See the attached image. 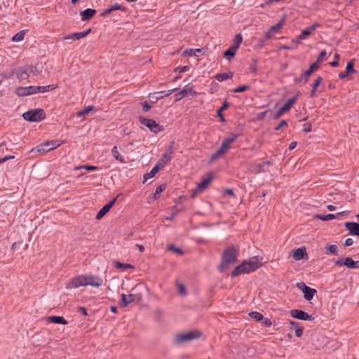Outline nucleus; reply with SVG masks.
I'll return each mask as SVG.
<instances>
[{
	"label": "nucleus",
	"mask_w": 359,
	"mask_h": 359,
	"mask_svg": "<svg viewBox=\"0 0 359 359\" xmlns=\"http://www.w3.org/2000/svg\"><path fill=\"white\" fill-rule=\"evenodd\" d=\"M230 146H231V144L229 142H227L226 140H224L220 146V148L222 150H224L226 154L227 151H229V149H230Z\"/></svg>",
	"instance_id": "47"
},
{
	"label": "nucleus",
	"mask_w": 359,
	"mask_h": 359,
	"mask_svg": "<svg viewBox=\"0 0 359 359\" xmlns=\"http://www.w3.org/2000/svg\"><path fill=\"white\" fill-rule=\"evenodd\" d=\"M299 93L296 94L294 97L290 98L274 114V118H279L285 112L289 111L293 104L296 102L299 97Z\"/></svg>",
	"instance_id": "6"
},
{
	"label": "nucleus",
	"mask_w": 359,
	"mask_h": 359,
	"mask_svg": "<svg viewBox=\"0 0 359 359\" xmlns=\"http://www.w3.org/2000/svg\"><path fill=\"white\" fill-rule=\"evenodd\" d=\"M165 166L164 164H163L159 161L156 163V165L153 168V169L156 172V173L158 172V170L161 168H163Z\"/></svg>",
	"instance_id": "61"
},
{
	"label": "nucleus",
	"mask_w": 359,
	"mask_h": 359,
	"mask_svg": "<svg viewBox=\"0 0 359 359\" xmlns=\"http://www.w3.org/2000/svg\"><path fill=\"white\" fill-rule=\"evenodd\" d=\"M48 323H53L55 324L67 325L68 322L62 316H49L47 318Z\"/></svg>",
	"instance_id": "27"
},
{
	"label": "nucleus",
	"mask_w": 359,
	"mask_h": 359,
	"mask_svg": "<svg viewBox=\"0 0 359 359\" xmlns=\"http://www.w3.org/2000/svg\"><path fill=\"white\" fill-rule=\"evenodd\" d=\"M86 285L93 287H100L102 285L103 280L101 278L97 276L86 275Z\"/></svg>",
	"instance_id": "15"
},
{
	"label": "nucleus",
	"mask_w": 359,
	"mask_h": 359,
	"mask_svg": "<svg viewBox=\"0 0 359 359\" xmlns=\"http://www.w3.org/2000/svg\"><path fill=\"white\" fill-rule=\"evenodd\" d=\"M25 120L30 122H38L46 118V114L42 109H36L27 111L22 114Z\"/></svg>",
	"instance_id": "4"
},
{
	"label": "nucleus",
	"mask_w": 359,
	"mask_h": 359,
	"mask_svg": "<svg viewBox=\"0 0 359 359\" xmlns=\"http://www.w3.org/2000/svg\"><path fill=\"white\" fill-rule=\"evenodd\" d=\"M175 90V88L169 90L167 92L165 91H161V92H156L152 95H150V97L152 99H154L156 101L162 99L164 97L169 96L170 94H172Z\"/></svg>",
	"instance_id": "24"
},
{
	"label": "nucleus",
	"mask_w": 359,
	"mask_h": 359,
	"mask_svg": "<svg viewBox=\"0 0 359 359\" xmlns=\"http://www.w3.org/2000/svg\"><path fill=\"white\" fill-rule=\"evenodd\" d=\"M343 215V212H339L337 215L334 214H327V215H321V214H317L315 215V217L317 219H319L322 221H328L331 220L335 218H339V216H341Z\"/></svg>",
	"instance_id": "23"
},
{
	"label": "nucleus",
	"mask_w": 359,
	"mask_h": 359,
	"mask_svg": "<svg viewBox=\"0 0 359 359\" xmlns=\"http://www.w3.org/2000/svg\"><path fill=\"white\" fill-rule=\"evenodd\" d=\"M81 169H85L86 170H97V167L94 166V165H79L75 168V170H81Z\"/></svg>",
	"instance_id": "46"
},
{
	"label": "nucleus",
	"mask_w": 359,
	"mask_h": 359,
	"mask_svg": "<svg viewBox=\"0 0 359 359\" xmlns=\"http://www.w3.org/2000/svg\"><path fill=\"white\" fill-rule=\"evenodd\" d=\"M114 266L116 269H121L122 271H125L126 269H133V266H132L130 264L121 263V262H118V261L114 262Z\"/></svg>",
	"instance_id": "34"
},
{
	"label": "nucleus",
	"mask_w": 359,
	"mask_h": 359,
	"mask_svg": "<svg viewBox=\"0 0 359 359\" xmlns=\"http://www.w3.org/2000/svg\"><path fill=\"white\" fill-rule=\"evenodd\" d=\"M238 250L233 246L226 248L222 255V262L219 266V269L224 271L228 269L231 264L237 261Z\"/></svg>",
	"instance_id": "2"
},
{
	"label": "nucleus",
	"mask_w": 359,
	"mask_h": 359,
	"mask_svg": "<svg viewBox=\"0 0 359 359\" xmlns=\"http://www.w3.org/2000/svg\"><path fill=\"white\" fill-rule=\"evenodd\" d=\"M139 121L142 125L145 126L150 131L156 134L163 130V127L158 124L154 119L140 116Z\"/></svg>",
	"instance_id": "5"
},
{
	"label": "nucleus",
	"mask_w": 359,
	"mask_h": 359,
	"mask_svg": "<svg viewBox=\"0 0 359 359\" xmlns=\"http://www.w3.org/2000/svg\"><path fill=\"white\" fill-rule=\"evenodd\" d=\"M303 334V327H300L299 325L297 327H295V335L297 337H300Z\"/></svg>",
	"instance_id": "59"
},
{
	"label": "nucleus",
	"mask_w": 359,
	"mask_h": 359,
	"mask_svg": "<svg viewBox=\"0 0 359 359\" xmlns=\"http://www.w3.org/2000/svg\"><path fill=\"white\" fill-rule=\"evenodd\" d=\"M252 64L250 65V72L255 74L257 71V68L256 67V64L257 62V60L254 58L252 60Z\"/></svg>",
	"instance_id": "55"
},
{
	"label": "nucleus",
	"mask_w": 359,
	"mask_h": 359,
	"mask_svg": "<svg viewBox=\"0 0 359 359\" xmlns=\"http://www.w3.org/2000/svg\"><path fill=\"white\" fill-rule=\"evenodd\" d=\"M135 294H130L128 296H127L125 294H121V306L123 307H126L128 305V304L134 302L135 300Z\"/></svg>",
	"instance_id": "25"
},
{
	"label": "nucleus",
	"mask_w": 359,
	"mask_h": 359,
	"mask_svg": "<svg viewBox=\"0 0 359 359\" xmlns=\"http://www.w3.org/2000/svg\"><path fill=\"white\" fill-rule=\"evenodd\" d=\"M61 143L59 140L48 141L39 145L36 149L38 152L45 154L49 151L55 149L60 146Z\"/></svg>",
	"instance_id": "7"
},
{
	"label": "nucleus",
	"mask_w": 359,
	"mask_h": 359,
	"mask_svg": "<svg viewBox=\"0 0 359 359\" xmlns=\"http://www.w3.org/2000/svg\"><path fill=\"white\" fill-rule=\"evenodd\" d=\"M189 93H191L193 95L196 94V92H194L192 90L191 88L189 87L188 86H186L182 90H180L175 95L176 101L181 100L184 97L187 96Z\"/></svg>",
	"instance_id": "21"
},
{
	"label": "nucleus",
	"mask_w": 359,
	"mask_h": 359,
	"mask_svg": "<svg viewBox=\"0 0 359 359\" xmlns=\"http://www.w3.org/2000/svg\"><path fill=\"white\" fill-rule=\"evenodd\" d=\"M304 257L307 258V253L305 248H299L294 250L293 258L295 260H301Z\"/></svg>",
	"instance_id": "20"
},
{
	"label": "nucleus",
	"mask_w": 359,
	"mask_h": 359,
	"mask_svg": "<svg viewBox=\"0 0 359 359\" xmlns=\"http://www.w3.org/2000/svg\"><path fill=\"white\" fill-rule=\"evenodd\" d=\"M176 285L178 288V292L180 294L184 296L187 294V290L185 286L179 281H176Z\"/></svg>",
	"instance_id": "41"
},
{
	"label": "nucleus",
	"mask_w": 359,
	"mask_h": 359,
	"mask_svg": "<svg viewBox=\"0 0 359 359\" xmlns=\"http://www.w3.org/2000/svg\"><path fill=\"white\" fill-rule=\"evenodd\" d=\"M298 289L301 290L304 293V297L306 300L310 301L313 299L314 294L316 293V290L307 286L304 283L300 282L296 284Z\"/></svg>",
	"instance_id": "8"
},
{
	"label": "nucleus",
	"mask_w": 359,
	"mask_h": 359,
	"mask_svg": "<svg viewBox=\"0 0 359 359\" xmlns=\"http://www.w3.org/2000/svg\"><path fill=\"white\" fill-rule=\"evenodd\" d=\"M172 154L173 147L172 145H170L166 152H165L162 157L159 159V161L165 165L171 160Z\"/></svg>",
	"instance_id": "18"
},
{
	"label": "nucleus",
	"mask_w": 359,
	"mask_h": 359,
	"mask_svg": "<svg viewBox=\"0 0 359 359\" xmlns=\"http://www.w3.org/2000/svg\"><path fill=\"white\" fill-rule=\"evenodd\" d=\"M334 264L337 266H345L349 269H359V261H354L348 257L334 261Z\"/></svg>",
	"instance_id": "9"
},
{
	"label": "nucleus",
	"mask_w": 359,
	"mask_h": 359,
	"mask_svg": "<svg viewBox=\"0 0 359 359\" xmlns=\"http://www.w3.org/2000/svg\"><path fill=\"white\" fill-rule=\"evenodd\" d=\"M166 185L165 184H161L158 187H156L155 190V193L154 194V197L155 199H157L158 198V196L161 192L164 191L165 189Z\"/></svg>",
	"instance_id": "43"
},
{
	"label": "nucleus",
	"mask_w": 359,
	"mask_h": 359,
	"mask_svg": "<svg viewBox=\"0 0 359 359\" xmlns=\"http://www.w3.org/2000/svg\"><path fill=\"white\" fill-rule=\"evenodd\" d=\"M86 285V275H81L74 278L72 279L69 282L66 284V288L67 289H75L81 286H85Z\"/></svg>",
	"instance_id": "10"
},
{
	"label": "nucleus",
	"mask_w": 359,
	"mask_h": 359,
	"mask_svg": "<svg viewBox=\"0 0 359 359\" xmlns=\"http://www.w3.org/2000/svg\"><path fill=\"white\" fill-rule=\"evenodd\" d=\"M200 336L201 333L195 330L177 334L173 337L172 343L175 346H181L194 339H198Z\"/></svg>",
	"instance_id": "3"
},
{
	"label": "nucleus",
	"mask_w": 359,
	"mask_h": 359,
	"mask_svg": "<svg viewBox=\"0 0 359 359\" xmlns=\"http://www.w3.org/2000/svg\"><path fill=\"white\" fill-rule=\"evenodd\" d=\"M225 154L226 152L219 147V149L217 151H216L214 154H212L210 160L211 162H212L216 159L222 157Z\"/></svg>",
	"instance_id": "37"
},
{
	"label": "nucleus",
	"mask_w": 359,
	"mask_h": 359,
	"mask_svg": "<svg viewBox=\"0 0 359 359\" xmlns=\"http://www.w3.org/2000/svg\"><path fill=\"white\" fill-rule=\"evenodd\" d=\"M249 316L256 321H261L263 319V315L257 311H252Z\"/></svg>",
	"instance_id": "42"
},
{
	"label": "nucleus",
	"mask_w": 359,
	"mask_h": 359,
	"mask_svg": "<svg viewBox=\"0 0 359 359\" xmlns=\"http://www.w3.org/2000/svg\"><path fill=\"white\" fill-rule=\"evenodd\" d=\"M346 229L350 231L352 235L359 236V224L357 222H347L344 224Z\"/></svg>",
	"instance_id": "17"
},
{
	"label": "nucleus",
	"mask_w": 359,
	"mask_h": 359,
	"mask_svg": "<svg viewBox=\"0 0 359 359\" xmlns=\"http://www.w3.org/2000/svg\"><path fill=\"white\" fill-rule=\"evenodd\" d=\"M326 250L330 252L337 255V246L336 245H330L326 247Z\"/></svg>",
	"instance_id": "54"
},
{
	"label": "nucleus",
	"mask_w": 359,
	"mask_h": 359,
	"mask_svg": "<svg viewBox=\"0 0 359 359\" xmlns=\"http://www.w3.org/2000/svg\"><path fill=\"white\" fill-rule=\"evenodd\" d=\"M111 153L116 160L120 161L121 163L125 162L124 158L119 154L116 146H114L112 148Z\"/></svg>",
	"instance_id": "35"
},
{
	"label": "nucleus",
	"mask_w": 359,
	"mask_h": 359,
	"mask_svg": "<svg viewBox=\"0 0 359 359\" xmlns=\"http://www.w3.org/2000/svg\"><path fill=\"white\" fill-rule=\"evenodd\" d=\"M96 13V11L92 8H87L80 13L82 21H86L91 19Z\"/></svg>",
	"instance_id": "22"
},
{
	"label": "nucleus",
	"mask_w": 359,
	"mask_h": 359,
	"mask_svg": "<svg viewBox=\"0 0 359 359\" xmlns=\"http://www.w3.org/2000/svg\"><path fill=\"white\" fill-rule=\"evenodd\" d=\"M156 174V172L152 168L149 172H147L144 175L143 178L144 181L143 183L146 182L149 179L152 178L155 176Z\"/></svg>",
	"instance_id": "44"
},
{
	"label": "nucleus",
	"mask_w": 359,
	"mask_h": 359,
	"mask_svg": "<svg viewBox=\"0 0 359 359\" xmlns=\"http://www.w3.org/2000/svg\"><path fill=\"white\" fill-rule=\"evenodd\" d=\"M91 30L92 29L90 28H89L85 32L72 33L70 34L65 36L63 37V39L64 40L71 39L73 41L79 40L81 39L86 37L87 35H88L90 33Z\"/></svg>",
	"instance_id": "13"
},
{
	"label": "nucleus",
	"mask_w": 359,
	"mask_h": 359,
	"mask_svg": "<svg viewBox=\"0 0 359 359\" xmlns=\"http://www.w3.org/2000/svg\"><path fill=\"white\" fill-rule=\"evenodd\" d=\"M283 24H284V19H282L276 25L271 26L269 28V29L271 30V32H272L273 34H275L276 32H278L282 28Z\"/></svg>",
	"instance_id": "39"
},
{
	"label": "nucleus",
	"mask_w": 359,
	"mask_h": 359,
	"mask_svg": "<svg viewBox=\"0 0 359 359\" xmlns=\"http://www.w3.org/2000/svg\"><path fill=\"white\" fill-rule=\"evenodd\" d=\"M238 136V135L237 134L231 133L229 137L224 138V140H226L227 142H229L230 144H231L236 140Z\"/></svg>",
	"instance_id": "57"
},
{
	"label": "nucleus",
	"mask_w": 359,
	"mask_h": 359,
	"mask_svg": "<svg viewBox=\"0 0 359 359\" xmlns=\"http://www.w3.org/2000/svg\"><path fill=\"white\" fill-rule=\"evenodd\" d=\"M322 81H323V78H322L320 76H318V77H317V79H316V81H315L314 83H313V86H312V88H313V90H316V89H317V88H318V87L320 86V84L321 83Z\"/></svg>",
	"instance_id": "56"
},
{
	"label": "nucleus",
	"mask_w": 359,
	"mask_h": 359,
	"mask_svg": "<svg viewBox=\"0 0 359 359\" xmlns=\"http://www.w3.org/2000/svg\"><path fill=\"white\" fill-rule=\"evenodd\" d=\"M326 55H327V52L325 50H322L320 52V53L319 54V55L318 56L316 61L314 62L313 63L319 65V64L324 60V57L326 56Z\"/></svg>",
	"instance_id": "45"
},
{
	"label": "nucleus",
	"mask_w": 359,
	"mask_h": 359,
	"mask_svg": "<svg viewBox=\"0 0 359 359\" xmlns=\"http://www.w3.org/2000/svg\"><path fill=\"white\" fill-rule=\"evenodd\" d=\"M39 88H40V92L41 93H45V92H48L50 90H53L55 89V86L53 85H48V86H39Z\"/></svg>",
	"instance_id": "48"
},
{
	"label": "nucleus",
	"mask_w": 359,
	"mask_h": 359,
	"mask_svg": "<svg viewBox=\"0 0 359 359\" xmlns=\"http://www.w3.org/2000/svg\"><path fill=\"white\" fill-rule=\"evenodd\" d=\"M202 53H203V49H201V48H196V49L189 48V49H186L184 51L183 55H189V56H196V57H198L200 55V54H202Z\"/></svg>",
	"instance_id": "30"
},
{
	"label": "nucleus",
	"mask_w": 359,
	"mask_h": 359,
	"mask_svg": "<svg viewBox=\"0 0 359 359\" xmlns=\"http://www.w3.org/2000/svg\"><path fill=\"white\" fill-rule=\"evenodd\" d=\"M262 320V324L265 326V327H270L271 325V321L269 318H264L263 317V319Z\"/></svg>",
	"instance_id": "63"
},
{
	"label": "nucleus",
	"mask_w": 359,
	"mask_h": 359,
	"mask_svg": "<svg viewBox=\"0 0 359 359\" xmlns=\"http://www.w3.org/2000/svg\"><path fill=\"white\" fill-rule=\"evenodd\" d=\"M290 315L294 318H297L303 320H313L314 318L306 313L305 311L299 309H293L290 311Z\"/></svg>",
	"instance_id": "12"
},
{
	"label": "nucleus",
	"mask_w": 359,
	"mask_h": 359,
	"mask_svg": "<svg viewBox=\"0 0 359 359\" xmlns=\"http://www.w3.org/2000/svg\"><path fill=\"white\" fill-rule=\"evenodd\" d=\"M356 71L354 69V65L352 62H348L346 65V71L343 72H340L339 74V77L340 79H344L348 76L350 74L355 73Z\"/></svg>",
	"instance_id": "19"
},
{
	"label": "nucleus",
	"mask_w": 359,
	"mask_h": 359,
	"mask_svg": "<svg viewBox=\"0 0 359 359\" xmlns=\"http://www.w3.org/2000/svg\"><path fill=\"white\" fill-rule=\"evenodd\" d=\"M262 259L258 257H253L248 260L243 261L237 266L231 272V278H234L242 273H249L254 271L262 266Z\"/></svg>",
	"instance_id": "1"
},
{
	"label": "nucleus",
	"mask_w": 359,
	"mask_h": 359,
	"mask_svg": "<svg viewBox=\"0 0 359 359\" xmlns=\"http://www.w3.org/2000/svg\"><path fill=\"white\" fill-rule=\"evenodd\" d=\"M319 68V65L317 64L313 63L310 65L308 70L305 71L304 73L302 74V77L304 78L305 82L308 80L309 77L311 76V74L317 70Z\"/></svg>",
	"instance_id": "26"
},
{
	"label": "nucleus",
	"mask_w": 359,
	"mask_h": 359,
	"mask_svg": "<svg viewBox=\"0 0 359 359\" xmlns=\"http://www.w3.org/2000/svg\"><path fill=\"white\" fill-rule=\"evenodd\" d=\"M32 72V67H20L18 69H15L13 73H15L17 77L20 81L27 79L29 74Z\"/></svg>",
	"instance_id": "11"
},
{
	"label": "nucleus",
	"mask_w": 359,
	"mask_h": 359,
	"mask_svg": "<svg viewBox=\"0 0 359 359\" xmlns=\"http://www.w3.org/2000/svg\"><path fill=\"white\" fill-rule=\"evenodd\" d=\"M250 88V86L248 85H244L239 86L238 88H235L233 91V93H243Z\"/></svg>",
	"instance_id": "49"
},
{
	"label": "nucleus",
	"mask_w": 359,
	"mask_h": 359,
	"mask_svg": "<svg viewBox=\"0 0 359 359\" xmlns=\"http://www.w3.org/2000/svg\"><path fill=\"white\" fill-rule=\"evenodd\" d=\"M236 48L231 46L229 48H228L224 52V57L228 60L231 59L235 56L236 53Z\"/></svg>",
	"instance_id": "33"
},
{
	"label": "nucleus",
	"mask_w": 359,
	"mask_h": 359,
	"mask_svg": "<svg viewBox=\"0 0 359 359\" xmlns=\"http://www.w3.org/2000/svg\"><path fill=\"white\" fill-rule=\"evenodd\" d=\"M27 90H28V92L30 93V95L39 93V91H40V88H39V86H27Z\"/></svg>",
	"instance_id": "50"
},
{
	"label": "nucleus",
	"mask_w": 359,
	"mask_h": 359,
	"mask_svg": "<svg viewBox=\"0 0 359 359\" xmlns=\"http://www.w3.org/2000/svg\"><path fill=\"white\" fill-rule=\"evenodd\" d=\"M116 198H117L116 197L114 198V199H112L111 201L108 202L107 204H105L100 210V211L97 212V214L96 215L97 219H100L101 218H102L110 210V209L112 208V206L115 203Z\"/></svg>",
	"instance_id": "14"
},
{
	"label": "nucleus",
	"mask_w": 359,
	"mask_h": 359,
	"mask_svg": "<svg viewBox=\"0 0 359 359\" xmlns=\"http://www.w3.org/2000/svg\"><path fill=\"white\" fill-rule=\"evenodd\" d=\"M320 26V24L316 22L302 30L301 34L297 37L298 40L305 39L308 36L311 35L316 28L319 27Z\"/></svg>",
	"instance_id": "16"
},
{
	"label": "nucleus",
	"mask_w": 359,
	"mask_h": 359,
	"mask_svg": "<svg viewBox=\"0 0 359 359\" xmlns=\"http://www.w3.org/2000/svg\"><path fill=\"white\" fill-rule=\"evenodd\" d=\"M15 93L18 96H21V97L30 95V93L28 92L27 87H18L15 90Z\"/></svg>",
	"instance_id": "38"
},
{
	"label": "nucleus",
	"mask_w": 359,
	"mask_h": 359,
	"mask_svg": "<svg viewBox=\"0 0 359 359\" xmlns=\"http://www.w3.org/2000/svg\"><path fill=\"white\" fill-rule=\"evenodd\" d=\"M267 41L268 40L266 39H265L264 36L260 38L258 41L257 46L259 48H262L264 46H265L266 44Z\"/></svg>",
	"instance_id": "58"
},
{
	"label": "nucleus",
	"mask_w": 359,
	"mask_h": 359,
	"mask_svg": "<svg viewBox=\"0 0 359 359\" xmlns=\"http://www.w3.org/2000/svg\"><path fill=\"white\" fill-rule=\"evenodd\" d=\"M94 106H88L83 108L82 110L79 111L76 114L77 117H85L88 115L90 111L94 109Z\"/></svg>",
	"instance_id": "32"
},
{
	"label": "nucleus",
	"mask_w": 359,
	"mask_h": 359,
	"mask_svg": "<svg viewBox=\"0 0 359 359\" xmlns=\"http://www.w3.org/2000/svg\"><path fill=\"white\" fill-rule=\"evenodd\" d=\"M229 107V103L225 100L223 102L222 106L217 111V114L222 122H224L226 121L224 115L222 114L223 111L226 110Z\"/></svg>",
	"instance_id": "29"
},
{
	"label": "nucleus",
	"mask_w": 359,
	"mask_h": 359,
	"mask_svg": "<svg viewBox=\"0 0 359 359\" xmlns=\"http://www.w3.org/2000/svg\"><path fill=\"white\" fill-rule=\"evenodd\" d=\"M233 76V72H226V73H219V74H217L215 76L216 79L218 81H224L225 80H227L229 79H231Z\"/></svg>",
	"instance_id": "31"
},
{
	"label": "nucleus",
	"mask_w": 359,
	"mask_h": 359,
	"mask_svg": "<svg viewBox=\"0 0 359 359\" xmlns=\"http://www.w3.org/2000/svg\"><path fill=\"white\" fill-rule=\"evenodd\" d=\"M242 40H243V38H242V36L241 34H236V36L233 39V44L231 45V46L238 49L242 42Z\"/></svg>",
	"instance_id": "40"
},
{
	"label": "nucleus",
	"mask_w": 359,
	"mask_h": 359,
	"mask_svg": "<svg viewBox=\"0 0 359 359\" xmlns=\"http://www.w3.org/2000/svg\"><path fill=\"white\" fill-rule=\"evenodd\" d=\"M168 250H171L175 253H177L179 255H182L183 254V250L177 247H175L174 245H170L169 247H168Z\"/></svg>",
	"instance_id": "52"
},
{
	"label": "nucleus",
	"mask_w": 359,
	"mask_h": 359,
	"mask_svg": "<svg viewBox=\"0 0 359 359\" xmlns=\"http://www.w3.org/2000/svg\"><path fill=\"white\" fill-rule=\"evenodd\" d=\"M25 34L22 32H20L15 34L13 37V41H20L24 39Z\"/></svg>",
	"instance_id": "51"
},
{
	"label": "nucleus",
	"mask_w": 359,
	"mask_h": 359,
	"mask_svg": "<svg viewBox=\"0 0 359 359\" xmlns=\"http://www.w3.org/2000/svg\"><path fill=\"white\" fill-rule=\"evenodd\" d=\"M116 10H121L124 11V8L120 6L118 4H114L113 6H111L110 8L104 10L102 13L101 16L104 17L107 15L111 13L112 11H116Z\"/></svg>",
	"instance_id": "28"
},
{
	"label": "nucleus",
	"mask_w": 359,
	"mask_h": 359,
	"mask_svg": "<svg viewBox=\"0 0 359 359\" xmlns=\"http://www.w3.org/2000/svg\"><path fill=\"white\" fill-rule=\"evenodd\" d=\"M334 61L331 62L330 63V65H331V67H336L339 66V58H340V56H339V55L338 53H336V54L334 55Z\"/></svg>",
	"instance_id": "53"
},
{
	"label": "nucleus",
	"mask_w": 359,
	"mask_h": 359,
	"mask_svg": "<svg viewBox=\"0 0 359 359\" xmlns=\"http://www.w3.org/2000/svg\"><path fill=\"white\" fill-rule=\"evenodd\" d=\"M211 181V177L203 179L197 186V190L201 191L205 189Z\"/></svg>",
	"instance_id": "36"
},
{
	"label": "nucleus",
	"mask_w": 359,
	"mask_h": 359,
	"mask_svg": "<svg viewBox=\"0 0 359 359\" xmlns=\"http://www.w3.org/2000/svg\"><path fill=\"white\" fill-rule=\"evenodd\" d=\"M189 69V67L188 66H182V67H178L175 69V72H178L180 73H182V72H185L187 71H188Z\"/></svg>",
	"instance_id": "62"
},
{
	"label": "nucleus",
	"mask_w": 359,
	"mask_h": 359,
	"mask_svg": "<svg viewBox=\"0 0 359 359\" xmlns=\"http://www.w3.org/2000/svg\"><path fill=\"white\" fill-rule=\"evenodd\" d=\"M165 166L164 164H163L159 161L156 163V165L153 168V169L156 172V173L158 172V170L161 168H163Z\"/></svg>",
	"instance_id": "60"
},
{
	"label": "nucleus",
	"mask_w": 359,
	"mask_h": 359,
	"mask_svg": "<svg viewBox=\"0 0 359 359\" xmlns=\"http://www.w3.org/2000/svg\"><path fill=\"white\" fill-rule=\"evenodd\" d=\"M287 126L286 120H282L280 123L275 128L276 130H279L282 127Z\"/></svg>",
	"instance_id": "64"
}]
</instances>
